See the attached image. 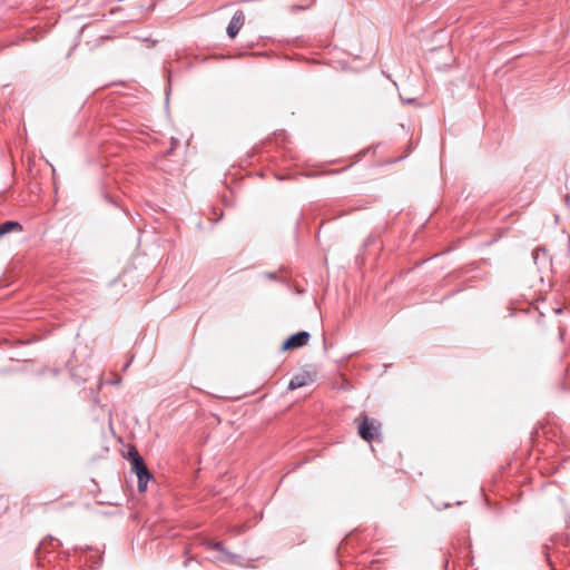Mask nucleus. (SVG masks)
Segmentation results:
<instances>
[{"mask_svg":"<svg viewBox=\"0 0 570 570\" xmlns=\"http://www.w3.org/2000/svg\"><path fill=\"white\" fill-rule=\"evenodd\" d=\"M312 382V377L309 374H298L291 379L288 383V390H296L303 386L308 385Z\"/></svg>","mask_w":570,"mask_h":570,"instance_id":"obj_7","label":"nucleus"},{"mask_svg":"<svg viewBox=\"0 0 570 570\" xmlns=\"http://www.w3.org/2000/svg\"><path fill=\"white\" fill-rule=\"evenodd\" d=\"M301 9H303V7H299V6H293V7H292V10H293V11H294V10H301Z\"/></svg>","mask_w":570,"mask_h":570,"instance_id":"obj_11","label":"nucleus"},{"mask_svg":"<svg viewBox=\"0 0 570 570\" xmlns=\"http://www.w3.org/2000/svg\"><path fill=\"white\" fill-rule=\"evenodd\" d=\"M309 333L306 331L297 332L291 335L282 345V350H293L305 346L309 341Z\"/></svg>","mask_w":570,"mask_h":570,"instance_id":"obj_2","label":"nucleus"},{"mask_svg":"<svg viewBox=\"0 0 570 570\" xmlns=\"http://www.w3.org/2000/svg\"><path fill=\"white\" fill-rule=\"evenodd\" d=\"M570 523V517H569V521H568V524Z\"/></svg>","mask_w":570,"mask_h":570,"instance_id":"obj_12","label":"nucleus"},{"mask_svg":"<svg viewBox=\"0 0 570 570\" xmlns=\"http://www.w3.org/2000/svg\"><path fill=\"white\" fill-rule=\"evenodd\" d=\"M532 258H533L534 264L539 268L546 267L549 263V257H548L547 250L541 247H537L532 250Z\"/></svg>","mask_w":570,"mask_h":570,"instance_id":"obj_8","label":"nucleus"},{"mask_svg":"<svg viewBox=\"0 0 570 570\" xmlns=\"http://www.w3.org/2000/svg\"><path fill=\"white\" fill-rule=\"evenodd\" d=\"M380 428L381 424L376 420H370L364 415L358 425V434L364 441L371 442L380 435Z\"/></svg>","mask_w":570,"mask_h":570,"instance_id":"obj_1","label":"nucleus"},{"mask_svg":"<svg viewBox=\"0 0 570 570\" xmlns=\"http://www.w3.org/2000/svg\"><path fill=\"white\" fill-rule=\"evenodd\" d=\"M244 21H245V14L242 10H237L230 21H229V24L227 26V35L229 38H235L237 36V33L239 32V30L242 29V27L244 26Z\"/></svg>","mask_w":570,"mask_h":570,"instance_id":"obj_4","label":"nucleus"},{"mask_svg":"<svg viewBox=\"0 0 570 570\" xmlns=\"http://www.w3.org/2000/svg\"><path fill=\"white\" fill-rule=\"evenodd\" d=\"M206 544L209 549L216 550L223 554V557L220 558L222 561L230 563V564H238V566L242 564L239 562L240 557L226 550L223 542H220V541L207 542Z\"/></svg>","mask_w":570,"mask_h":570,"instance_id":"obj_3","label":"nucleus"},{"mask_svg":"<svg viewBox=\"0 0 570 570\" xmlns=\"http://www.w3.org/2000/svg\"><path fill=\"white\" fill-rule=\"evenodd\" d=\"M21 229H22V227H21L20 223L16 222V220H6L4 223L0 224V238L12 230H21Z\"/></svg>","mask_w":570,"mask_h":570,"instance_id":"obj_9","label":"nucleus"},{"mask_svg":"<svg viewBox=\"0 0 570 570\" xmlns=\"http://www.w3.org/2000/svg\"><path fill=\"white\" fill-rule=\"evenodd\" d=\"M136 475H137V479H138V490L140 492H145L146 489H147V484L148 482L154 479L153 474L150 473V471L148 470L147 465H144L137 470H132Z\"/></svg>","mask_w":570,"mask_h":570,"instance_id":"obj_5","label":"nucleus"},{"mask_svg":"<svg viewBox=\"0 0 570 570\" xmlns=\"http://www.w3.org/2000/svg\"><path fill=\"white\" fill-rule=\"evenodd\" d=\"M127 460L131 464V470H137L146 465L142 456L139 454L138 450L135 446L129 448L127 453Z\"/></svg>","mask_w":570,"mask_h":570,"instance_id":"obj_6","label":"nucleus"},{"mask_svg":"<svg viewBox=\"0 0 570 570\" xmlns=\"http://www.w3.org/2000/svg\"><path fill=\"white\" fill-rule=\"evenodd\" d=\"M266 277L269 278V279H275L276 275L274 273H267Z\"/></svg>","mask_w":570,"mask_h":570,"instance_id":"obj_10","label":"nucleus"}]
</instances>
